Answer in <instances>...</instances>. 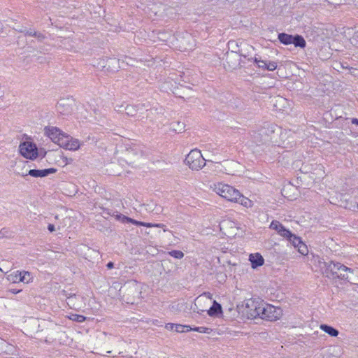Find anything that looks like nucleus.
Returning a JSON list of instances; mask_svg holds the SVG:
<instances>
[{"mask_svg": "<svg viewBox=\"0 0 358 358\" xmlns=\"http://www.w3.org/2000/svg\"><path fill=\"white\" fill-rule=\"evenodd\" d=\"M211 189L220 196L229 201H234L239 196V191L227 184L222 182L215 183L211 186Z\"/></svg>", "mask_w": 358, "mask_h": 358, "instance_id": "obj_1", "label": "nucleus"}, {"mask_svg": "<svg viewBox=\"0 0 358 358\" xmlns=\"http://www.w3.org/2000/svg\"><path fill=\"white\" fill-rule=\"evenodd\" d=\"M185 162L192 171H199L206 165V159L197 149L192 150L189 152Z\"/></svg>", "mask_w": 358, "mask_h": 358, "instance_id": "obj_2", "label": "nucleus"}, {"mask_svg": "<svg viewBox=\"0 0 358 358\" xmlns=\"http://www.w3.org/2000/svg\"><path fill=\"white\" fill-rule=\"evenodd\" d=\"M123 293L127 303H134L136 299H140L141 291L138 284L136 281L129 282L124 285L120 289Z\"/></svg>", "mask_w": 358, "mask_h": 358, "instance_id": "obj_3", "label": "nucleus"}, {"mask_svg": "<svg viewBox=\"0 0 358 358\" xmlns=\"http://www.w3.org/2000/svg\"><path fill=\"white\" fill-rule=\"evenodd\" d=\"M318 264L322 274L327 278L331 279H336L338 271L344 269L342 264L333 261L326 262L322 259H319Z\"/></svg>", "mask_w": 358, "mask_h": 358, "instance_id": "obj_4", "label": "nucleus"}, {"mask_svg": "<svg viewBox=\"0 0 358 358\" xmlns=\"http://www.w3.org/2000/svg\"><path fill=\"white\" fill-rule=\"evenodd\" d=\"M261 313L262 314L261 319L275 321L281 317L282 311L280 308L265 303Z\"/></svg>", "mask_w": 358, "mask_h": 358, "instance_id": "obj_5", "label": "nucleus"}, {"mask_svg": "<svg viewBox=\"0 0 358 358\" xmlns=\"http://www.w3.org/2000/svg\"><path fill=\"white\" fill-rule=\"evenodd\" d=\"M20 154L25 158L34 159L38 156V149L36 145L30 141L21 143L19 146Z\"/></svg>", "mask_w": 358, "mask_h": 358, "instance_id": "obj_6", "label": "nucleus"}, {"mask_svg": "<svg viewBox=\"0 0 358 358\" xmlns=\"http://www.w3.org/2000/svg\"><path fill=\"white\" fill-rule=\"evenodd\" d=\"M32 276L28 271H16L8 275V280L12 282H22L29 283L32 280Z\"/></svg>", "mask_w": 358, "mask_h": 358, "instance_id": "obj_7", "label": "nucleus"}, {"mask_svg": "<svg viewBox=\"0 0 358 358\" xmlns=\"http://www.w3.org/2000/svg\"><path fill=\"white\" fill-rule=\"evenodd\" d=\"M45 134L51 139V141L59 145L62 138L66 137V134L62 132L59 129L55 127H45Z\"/></svg>", "mask_w": 358, "mask_h": 358, "instance_id": "obj_8", "label": "nucleus"}, {"mask_svg": "<svg viewBox=\"0 0 358 358\" xmlns=\"http://www.w3.org/2000/svg\"><path fill=\"white\" fill-rule=\"evenodd\" d=\"M233 44L238 48V50H235L234 51L237 52L238 58H240V57L246 58L249 56L251 52L254 50V48L252 45L244 41H241L239 43L236 41H229V45H232Z\"/></svg>", "mask_w": 358, "mask_h": 358, "instance_id": "obj_9", "label": "nucleus"}, {"mask_svg": "<svg viewBox=\"0 0 358 358\" xmlns=\"http://www.w3.org/2000/svg\"><path fill=\"white\" fill-rule=\"evenodd\" d=\"M285 238H287L294 248H297L299 253L303 255L308 254L307 246L302 242L300 237L296 236L291 232L290 236H287Z\"/></svg>", "mask_w": 358, "mask_h": 358, "instance_id": "obj_10", "label": "nucleus"}, {"mask_svg": "<svg viewBox=\"0 0 358 358\" xmlns=\"http://www.w3.org/2000/svg\"><path fill=\"white\" fill-rule=\"evenodd\" d=\"M59 146L66 150L76 151L80 148V143L78 139L66 135V137L62 138V142L59 144Z\"/></svg>", "mask_w": 358, "mask_h": 358, "instance_id": "obj_11", "label": "nucleus"}, {"mask_svg": "<svg viewBox=\"0 0 358 358\" xmlns=\"http://www.w3.org/2000/svg\"><path fill=\"white\" fill-rule=\"evenodd\" d=\"M259 306V301L253 299H249L245 301L243 313L248 318H257L255 309Z\"/></svg>", "mask_w": 358, "mask_h": 358, "instance_id": "obj_12", "label": "nucleus"}, {"mask_svg": "<svg viewBox=\"0 0 358 358\" xmlns=\"http://www.w3.org/2000/svg\"><path fill=\"white\" fill-rule=\"evenodd\" d=\"M17 31L20 33L24 34L25 36H29L31 37H34L37 39L38 42H43L45 38V35L41 32L35 30L34 29H27L24 27H22L20 29H15Z\"/></svg>", "mask_w": 358, "mask_h": 358, "instance_id": "obj_13", "label": "nucleus"}, {"mask_svg": "<svg viewBox=\"0 0 358 358\" xmlns=\"http://www.w3.org/2000/svg\"><path fill=\"white\" fill-rule=\"evenodd\" d=\"M226 62L229 69H235L241 67V59L238 58L236 51H232L227 53L226 56Z\"/></svg>", "mask_w": 358, "mask_h": 358, "instance_id": "obj_14", "label": "nucleus"}, {"mask_svg": "<svg viewBox=\"0 0 358 358\" xmlns=\"http://www.w3.org/2000/svg\"><path fill=\"white\" fill-rule=\"evenodd\" d=\"M270 229L276 231L280 236L284 238L287 236H290L291 234V231L289 229L285 228L284 226L277 220H273L271 222L270 224Z\"/></svg>", "mask_w": 358, "mask_h": 358, "instance_id": "obj_15", "label": "nucleus"}, {"mask_svg": "<svg viewBox=\"0 0 358 358\" xmlns=\"http://www.w3.org/2000/svg\"><path fill=\"white\" fill-rule=\"evenodd\" d=\"M57 170L54 168L45 169L42 170L31 169L28 171L29 175L34 178H43L51 173H55Z\"/></svg>", "mask_w": 358, "mask_h": 358, "instance_id": "obj_16", "label": "nucleus"}, {"mask_svg": "<svg viewBox=\"0 0 358 358\" xmlns=\"http://www.w3.org/2000/svg\"><path fill=\"white\" fill-rule=\"evenodd\" d=\"M145 104L139 103L136 105L127 104L124 107V112L129 117H135L138 112L141 110L144 107Z\"/></svg>", "mask_w": 358, "mask_h": 358, "instance_id": "obj_17", "label": "nucleus"}, {"mask_svg": "<svg viewBox=\"0 0 358 358\" xmlns=\"http://www.w3.org/2000/svg\"><path fill=\"white\" fill-rule=\"evenodd\" d=\"M249 260L251 262L252 268H256L264 263L263 257L259 253L250 254Z\"/></svg>", "mask_w": 358, "mask_h": 358, "instance_id": "obj_18", "label": "nucleus"}, {"mask_svg": "<svg viewBox=\"0 0 358 358\" xmlns=\"http://www.w3.org/2000/svg\"><path fill=\"white\" fill-rule=\"evenodd\" d=\"M183 50H193L196 45L195 40L190 35L187 34L181 41Z\"/></svg>", "mask_w": 358, "mask_h": 358, "instance_id": "obj_19", "label": "nucleus"}, {"mask_svg": "<svg viewBox=\"0 0 358 358\" xmlns=\"http://www.w3.org/2000/svg\"><path fill=\"white\" fill-rule=\"evenodd\" d=\"M343 267H344L343 270L338 271L336 279L348 280L349 278V273H352L353 271L343 264Z\"/></svg>", "mask_w": 358, "mask_h": 358, "instance_id": "obj_20", "label": "nucleus"}, {"mask_svg": "<svg viewBox=\"0 0 358 358\" xmlns=\"http://www.w3.org/2000/svg\"><path fill=\"white\" fill-rule=\"evenodd\" d=\"M222 306L220 303H218L216 301H213V306L208 310V314L210 316H216L219 313H222Z\"/></svg>", "mask_w": 358, "mask_h": 358, "instance_id": "obj_21", "label": "nucleus"}, {"mask_svg": "<svg viewBox=\"0 0 358 358\" xmlns=\"http://www.w3.org/2000/svg\"><path fill=\"white\" fill-rule=\"evenodd\" d=\"M293 36H294L285 33H280L278 34V38L280 43H283L284 45H289L292 44Z\"/></svg>", "mask_w": 358, "mask_h": 358, "instance_id": "obj_22", "label": "nucleus"}, {"mask_svg": "<svg viewBox=\"0 0 358 358\" xmlns=\"http://www.w3.org/2000/svg\"><path fill=\"white\" fill-rule=\"evenodd\" d=\"M320 329L331 336L336 337L338 335V331L327 324H321Z\"/></svg>", "mask_w": 358, "mask_h": 358, "instance_id": "obj_23", "label": "nucleus"}, {"mask_svg": "<svg viewBox=\"0 0 358 358\" xmlns=\"http://www.w3.org/2000/svg\"><path fill=\"white\" fill-rule=\"evenodd\" d=\"M292 41V44H294L295 47H299L301 48H304L306 47V42L303 36L300 35L293 36Z\"/></svg>", "mask_w": 358, "mask_h": 358, "instance_id": "obj_24", "label": "nucleus"}, {"mask_svg": "<svg viewBox=\"0 0 358 358\" xmlns=\"http://www.w3.org/2000/svg\"><path fill=\"white\" fill-rule=\"evenodd\" d=\"M238 197V198H237V199L234 200V201L239 203L247 208L251 206L252 201L241 195L240 192L239 196Z\"/></svg>", "mask_w": 358, "mask_h": 358, "instance_id": "obj_25", "label": "nucleus"}, {"mask_svg": "<svg viewBox=\"0 0 358 358\" xmlns=\"http://www.w3.org/2000/svg\"><path fill=\"white\" fill-rule=\"evenodd\" d=\"M171 129L173 131L180 133L185 129V124L180 122H175L171 124Z\"/></svg>", "mask_w": 358, "mask_h": 358, "instance_id": "obj_26", "label": "nucleus"}, {"mask_svg": "<svg viewBox=\"0 0 358 358\" xmlns=\"http://www.w3.org/2000/svg\"><path fill=\"white\" fill-rule=\"evenodd\" d=\"M115 219L122 223H131L134 224V222H136V220L127 217L122 214H117L115 215Z\"/></svg>", "mask_w": 358, "mask_h": 358, "instance_id": "obj_27", "label": "nucleus"}, {"mask_svg": "<svg viewBox=\"0 0 358 358\" xmlns=\"http://www.w3.org/2000/svg\"><path fill=\"white\" fill-rule=\"evenodd\" d=\"M56 324L50 321L43 320L40 324H38V328L40 331H43L45 328L47 329H52V327H55Z\"/></svg>", "mask_w": 358, "mask_h": 358, "instance_id": "obj_28", "label": "nucleus"}, {"mask_svg": "<svg viewBox=\"0 0 358 358\" xmlns=\"http://www.w3.org/2000/svg\"><path fill=\"white\" fill-rule=\"evenodd\" d=\"M203 296H206L207 299H212V294L210 293V292H204L202 295L199 296L196 299V302H195V306L196 307V308H194V311H196L197 313H200V312H203L205 311V310H201V309H199L198 307H197V304L196 303H199L200 301L201 300V298Z\"/></svg>", "mask_w": 358, "mask_h": 358, "instance_id": "obj_29", "label": "nucleus"}, {"mask_svg": "<svg viewBox=\"0 0 358 358\" xmlns=\"http://www.w3.org/2000/svg\"><path fill=\"white\" fill-rule=\"evenodd\" d=\"M249 61L253 60L259 69L265 70L266 66V61L262 60L260 58L255 57V58H248Z\"/></svg>", "mask_w": 358, "mask_h": 358, "instance_id": "obj_30", "label": "nucleus"}, {"mask_svg": "<svg viewBox=\"0 0 358 358\" xmlns=\"http://www.w3.org/2000/svg\"><path fill=\"white\" fill-rule=\"evenodd\" d=\"M192 330L188 325L176 324L175 331L176 332H187Z\"/></svg>", "mask_w": 358, "mask_h": 358, "instance_id": "obj_31", "label": "nucleus"}, {"mask_svg": "<svg viewBox=\"0 0 358 358\" xmlns=\"http://www.w3.org/2000/svg\"><path fill=\"white\" fill-rule=\"evenodd\" d=\"M169 255L176 259H180L184 257V253L180 250H172L169 252Z\"/></svg>", "mask_w": 358, "mask_h": 358, "instance_id": "obj_32", "label": "nucleus"}, {"mask_svg": "<svg viewBox=\"0 0 358 358\" xmlns=\"http://www.w3.org/2000/svg\"><path fill=\"white\" fill-rule=\"evenodd\" d=\"M278 65L275 62H267L265 70L273 71L276 69Z\"/></svg>", "mask_w": 358, "mask_h": 358, "instance_id": "obj_33", "label": "nucleus"}, {"mask_svg": "<svg viewBox=\"0 0 358 358\" xmlns=\"http://www.w3.org/2000/svg\"><path fill=\"white\" fill-rule=\"evenodd\" d=\"M71 319L78 322H83L86 317L81 315L74 314L71 315Z\"/></svg>", "mask_w": 358, "mask_h": 358, "instance_id": "obj_34", "label": "nucleus"}, {"mask_svg": "<svg viewBox=\"0 0 358 358\" xmlns=\"http://www.w3.org/2000/svg\"><path fill=\"white\" fill-rule=\"evenodd\" d=\"M192 330L198 331L199 333H206L209 334L210 329L209 328L205 327H199L195 328H192Z\"/></svg>", "mask_w": 358, "mask_h": 358, "instance_id": "obj_35", "label": "nucleus"}, {"mask_svg": "<svg viewBox=\"0 0 358 358\" xmlns=\"http://www.w3.org/2000/svg\"><path fill=\"white\" fill-rule=\"evenodd\" d=\"M134 224L138 225V226H143L146 227H155V224L149 223V222H143L136 220V222H134Z\"/></svg>", "mask_w": 358, "mask_h": 358, "instance_id": "obj_36", "label": "nucleus"}, {"mask_svg": "<svg viewBox=\"0 0 358 358\" xmlns=\"http://www.w3.org/2000/svg\"><path fill=\"white\" fill-rule=\"evenodd\" d=\"M265 303H262V302H259V306H257V308L255 309V313H257V317H262V308H264V306Z\"/></svg>", "mask_w": 358, "mask_h": 358, "instance_id": "obj_37", "label": "nucleus"}, {"mask_svg": "<svg viewBox=\"0 0 358 358\" xmlns=\"http://www.w3.org/2000/svg\"><path fill=\"white\" fill-rule=\"evenodd\" d=\"M124 107L123 105H116L115 106V110L118 113H122L124 111Z\"/></svg>", "mask_w": 358, "mask_h": 358, "instance_id": "obj_38", "label": "nucleus"}, {"mask_svg": "<svg viewBox=\"0 0 358 358\" xmlns=\"http://www.w3.org/2000/svg\"><path fill=\"white\" fill-rule=\"evenodd\" d=\"M166 329L170 331H175L176 324L168 323L165 326Z\"/></svg>", "mask_w": 358, "mask_h": 358, "instance_id": "obj_39", "label": "nucleus"}, {"mask_svg": "<svg viewBox=\"0 0 358 358\" xmlns=\"http://www.w3.org/2000/svg\"><path fill=\"white\" fill-rule=\"evenodd\" d=\"M155 227L162 228L164 232L168 231V229L166 228V226L164 224L156 223L155 224Z\"/></svg>", "mask_w": 358, "mask_h": 358, "instance_id": "obj_40", "label": "nucleus"}, {"mask_svg": "<svg viewBox=\"0 0 358 358\" xmlns=\"http://www.w3.org/2000/svg\"><path fill=\"white\" fill-rule=\"evenodd\" d=\"M73 296H76V295L73 294V296H67V299H68L67 303L69 305H71V304H72L73 306L75 305L73 301Z\"/></svg>", "mask_w": 358, "mask_h": 358, "instance_id": "obj_41", "label": "nucleus"}, {"mask_svg": "<svg viewBox=\"0 0 358 358\" xmlns=\"http://www.w3.org/2000/svg\"><path fill=\"white\" fill-rule=\"evenodd\" d=\"M64 106V103L62 102H59L58 103L57 106V110L59 113H64V111L63 110H62V108Z\"/></svg>", "mask_w": 358, "mask_h": 358, "instance_id": "obj_42", "label": "nucleus"}, {"mask_svg": "<svg viewBox=\"0 0 358 358\" xmlns=\"http://www.w3.org/2000/svg\"><path fill=\"white\" fill-rule=\"evenodd\" d=\"M108 62L109 64H115L118 63V61L116 59H108Z\"/></svg>", "mask_w": 358, "mask_h": 358, "instance_id": "obj_43", "label": "nucleus"}, {"mask_svg": "<svg viewBox=\"0 0 358 358\" xmlns=\"http://www.w3.org/2000/svg\"><path fill=\"white\" fill-rule=\"evenodd\" d=\"M48 229L50 232H53V231L55 230L54 224H48Z\"/></svg>", "mask_w": 358, "mask_h": 358, "instance_id": "obj_44", "label": "nucleus"}, {"mask_svg": "<svg viewBox=\"0 0 358 358\" xmlns=\"http://www.w3.org/2000/svg\"><path fill=\"white\" fill-rule=\"evenodd\" d=\"M106 266L108 269H111L114 267V264L113 262H110L107 264Z\"/></svg>", "mask_w": 358, "mask_h": 358, "instance_id": "obj_45", "label": "nucleus"}, {"mask_svg": "<svg viewBox=\"0 0 358 358\" xmlns=\"http://www.w3.org/2000/svg\"><path fill=\"white\" fill-rule=\"evenodd\" d=\"M18 174L22 177H25L27 176V175H29L28 173V171H22V173H18Z\"/></svg>", "mask_w": 358, "mask_h": 358, "instance_id": "obj_46", "label": "nucleus"}, {"mask_svg": "<svg viewBox=\"0 0 358 358\" xmlns=\"http://www.w3.org/2000/svg\"><path fill=\"white\" fill-rule=\"evenodd\" d=\"M153 113V109H150L146 115V118H150V115Z\"/></svg>", "mask_w": 358, "mask_h": 358, "instance_id": "obj_47", "label": "nucleus"}, {"mask_svg": "<svg viewBox=\"0 0 358 358\" xmlns=\"http://www.w3.org/2000/svg\"><path fill=\"white\" fill-rule=\"evenodd\" d=\"M352 124H357V125H358V119H357V118H353V119L352 120Z\"/></svg>", "mask_w": 358, "mask_h": 358, "instance_id": "obj_48", "label": "nucleus"}, {"mask_svg": "<svg viewBox=\"0 0 358 358\" xmlns=\"http://www.w3.org/2000/svg\"><path fill=\"white\" fill-rule=\"evenodd\" d=\"M13 294H17L20 292V289H10V290Z\"/></svg>", "mask_w": 358, "mask_h": 358, "instance_id": "obj_49", "label": "nucleus"}]
</instances>
